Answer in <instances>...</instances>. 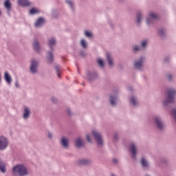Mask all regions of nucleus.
Wrapping results in <instances>:
<instances>
[{
	"label": "nucleus",
	"instance_id": "f257e3e1",
	"mask_svg": "<svg viewBox=\"0 0 176 176\" xmlns=\"http://www.w3.org/2000/svg\"><path fill=\"white\" fill-rule=\"evenodd\" d=\"M13 174H19V176H24L28 175V170H27V168L24 166V165H17L14 166L12 169Z\"/></svg>",
	"mask_w": 176,
	"mask_h": 176
},
{
	"label": "nucleus",
	"instance_id": "f03ea898",
	"mask_svg": "<svg viewBox=\"0 0 176 176\" xmlns=\"http://www.w3.org/2000/svg\"><path fill=\"white\" fill-rule=\"evenodd\" d=\"M174 96H175V90L168 89V99L164 102V105L168 104V102H173V101H174Z\"/></svg>",
	"mask_w": 176,
	"mask_h": 176
},
{
	"label": "nucleus",
	"instance_id": "7ed1b4c3",
	"mask_svg": "<svg viewBox=\"0 0 176 176\" xmlns=\"http://www.w3.org/2000/svg\"><path fill=\"white\" fill-rule=\"evenodd\" d=\"M9 141L3 136H0V151H3L8 148Z\"/></svg>",
	"mask_w": 176,
	"mask_h": 176
},
{
	"label": "nucleus",
	"instance_id": "20e7f679",
	"mask_svg": "<svg viewBox=\"0 0 176 176\" xmlns=\"http://www.w3.org/2000/svg\"><path fill=\"white\" fill-rule=\"evenodd\" d=\"M92 133L97 144H98L99 145H102V137L101 136V135L95 131H94Z\"/></svg>",
	"mask_w": 176,
	"mask_h": 176
},
{
	"label": "nucleus",
	"instance_id": "39448f33",
	"mask_svg": "<svg viewBox=\"0 0 176 176\" xmlns=\"http://www.w3.org/2000/svg\"><path fill=\"white\" fill-rule=\"evenodd\" d=\"M36 67H38V62H36L35 60H33L30 67V71L32 72V74H35L36 72Z\"/></svg>",
	"mask_w": 176,
	"mask_h": 176
},
{
	"label": "nucleus",
	"instance_id": "423d86ee",
	"mask_svg": "<svg viewBox=\"0 0 176 176\" xmlns=\"http://www.w3.org/2000/svg\"><path fill=\"white\" fill-rule=\"evenodd\" d=\"M131 153L132 154V157L135 159L137 156V147L134 144H131Z\"/></svg>",
	"mask_w": 176,
	"mask_h": 176
},
{
	"label": "nucleus",
	"instance_id": "0eeeda50",
	"mask_svg": "<svg viewBox=\"0 0 176 176\" xmlns=\"http://www.w3.org/2000/svg\"><path fill=\"white\" fill-rule=\"evenodd\" d=\"M150 18L147 19L146 23L151 24L152 23L153 19H157V15L156 14H153V12H151L149 14Z\"/></svg>",
	"mask_w": 176,
	"mask_h": 176
},
{
	"label": "nucleus",
	"instance_id": "6e6552de",
	"mask_svg": "<svg viewBox=\"0 0 176 176\" xmlns=\"http://www.w3.org/2000/svg\"><path fill=\"white\" fill-rule=\"evenodd\" d=\"M155 123L157 124V128L160 130H162L163 129V127H164V125H163V122H162V121H160V119L159 118H155Z\"/></svg>",
	"mask_w": 176,
	"mask_h": 176
},
{
	"label": "nucleus",
	"instance_id": "1a4fd4ad",
	"mask_svg": "<svg viewBox=\"0 0 176 176\" xmlns=\"http://www.w3.org/2000/svg\"><path fill=\"white\" fill-rule=\"evenodd\" d=\"M144 63V58H141L140 61L135 63L134 67L138 69H140L142 67V63Z\"/></svg>",
	"mask_w": 176,
	"mask_h": 176
},
{
	"label": "nucleus",
	"instance_id": "9d476101",
	"mask_svg": "<svg viewBox=\"0 0 176 176\" xmlns=\"http://www.w3.org/2000/svg\"><path fill=\"white\" fill-rule=\"evenodd\" d=\"M4 79L7 82V83H8V85H10V83H12V77L8 72H6L4 74Z\"/></svg>",
	"mask_w": 176,
	"mask_h": 176
},
{
	"label": "nucleus",
	"instance_id": "9b49d317",
	"mask_svg": "<svg viewBox=\"0 0 176 176\" xmlns=\"http://www.w3.org/2000/svg\"><path fill=\"white\" fill-rule=\"evenodd\" d=\"M18 3L21 6H30L31 5L28 0H18Z\"/></svg>",
	"mask_w": 176,
	"mask_h": 176
},
{
	"label": "nucleus",
	"instance_id": "f8f14e48",
	"mask_svg": "<svg viewBox=\"0 0 176 176\" xmlns=\"http://www.w3.org/2000/svg\"><path fill=\"white\" fill-rule=\"evenodd\" d=\"M45 23V19L43 18H39L35 23V27H41V25H43Z\"/></svg>",
	"mask_w": 176,
	"mask_h": 176
},
{
	"label": "nucleus",
	"instance_id": "ddd939ff",
	"mask_svg": "<svg viewBox=\"0 0 176 176\" xmlns=\"http://www.w3.org/2000/svg\"><path fill=\"white\" fill-rule=\"evenodd\" d=\"M4 7L6 8V9L10 10L12 9V3H10V1L6 0L4 2Z\"/></svg>",
	"mask_w": 176,
	"mask_h": 176
},
{
	"label": "nucleus",
	"instance_id": "4468645a",
	"mask_svg": "<svg viewBox=\"0 0 176 176\" xmlns=\"http://www.w3.org/2000/svg\"><path fill=\"white\" fill-rule=\"evenodd\" d=\"M106 57L107 58V61L109 63V65L110 67H112V65H113V62L112 61V58L111 57V54H106Z\"/></svg>",
	"mask_w": 176,
	"mask_h": 176
},
{
	"label": "nucleus",
	"instance_id": "2eb2a0df",
	"mask_svg": "<svg viewBox=\"0 0 176 176\" xmlns=\"http://www.w3.org/2000/svg\"><path fill=\"white\" fill-rule=\"evenodd\" d=\"M61 144L64 148H68V139L63 138L61 140Z\"/></svg>",
	"mask_w": 176,
	"mask_h": 176
},
{
	"label": "nucleus",
	"instance_id": "dca6fc26",
	"mask_svg": "<svg viewBox=\"0 0 176 176\" xmlns=\"http://www.w3.org/2000/svg\"><path fill=\"white\" fill-rule=\"evenodd\" d=\"M30 116V109L28 107L25 108V112L23 113L24 119H27Z\"/></svg>",
	"mask_w": 176,
	"mask_h": 176
},
{
	"label": "nucleus",
	"instance_id": "f3484780",
	"mask_svg": "<svg viewBox=\"0 0 176 176\" xmlns=\"http://www.w3.org/2000/svg\"><path fill=\"white\" fill-rule=\"evenodd\" d=\"M76 145L78 148H80V146H83V141L80 138H78L76 140Z\"/></svg>",
	"mask_w": 176,
	"mask_h": 176
},
{
	"label": "nucleus",
	"instance_id": "a211bd4d",
	"mask_svg": "<svg viewBox=\"0 0 176 176\" xmlns=\"http://www.w3.org/2000/svg\"><path fill=\"white\" fill-rule=\"evenodd\" d=\"M33 47L34 50H36V52H39V49H40L39 43L35 41L33 44Z\"/></svg>",
	"mask_w": 176,
	"mask_h": 176
},
{
	"label": "nucleus",
	"instance_id": "6ab92c4d",
	"mask_svg": "<svg viewBox=\"0 0 176 176\" xmlns=\"http://www.w3.org/2000/svg\"><path fill=\"white\" fill-rule=\"evenodd\" d=\"M0 170L1 173H6V166L5 165V163L0 162Z\"/></svg>",
	"mask_w": 176,
	"mask_h": 176
},
{
	"label": "nucleus",
	"instance_id": "aec40b11",
	"mask_svg": "<svg viewBox=\"0 0 176 176\" xmlns=\"http://www.w3.org/2000/svg\"><path fill=\"white\" fill-rule=\"evenodd\" d=\"M48 45L52 49L54 45H56V39L54 38H51L49 40Z\"/></svg>",
	"mask_w": 176,
	"mask_h": 176
},
{
	"label": "nucleus",
	"instance_id": "412c9836",
	"mask_svg": "<svg viewBox=\"0 0 176 176\" xmlns=\"http://www.w3.org/2000/svg\"><path fill=\"white\" fill-rule=\"evenodd\" d=\"M116 96H111L110 97V104L111 105H115V104H116Z\"/></svg>",
	"mask_w": 176,
	"mask_h": 176
},
{
	"label": "nucleus",
	"instance_id": "4be33fe9",
	"mask_svg": "<svg viewBox=\"0 0 176 176\" xmlns=\"http://www.w3.org/2000/svg\"><path fill=\"white\" fill-rule=\"evenodd\" d=\"M36 13H39V10L36 8H32L30 11V14H36Z\"/></svg>",
	"mask_w": 176,
	"mask_h": 176
},
{
	"label": "nucleus",
	"instance_id": "5701e85b",
	"mask_svg": "<svg viewBox=\"0 0 176 176\" xmlns=\"http://www.w3.org/2000/svg\"><path fill=\"white\" fill-rule=\"evenodd\" d=\"M48 62L52 63L53 62V54L52 52H48V57H47Z\"/></svg>",
	"mask_w": 176,
	"mask_h": 176
},
{
	"label": "nucleus",
	"instance_id": "b1692460",
	"mask_svg": "<svg viewBox=\"0 0 176 176\" xmlns=\"http://www.w3.org/2000/svg\"><path fill=\"white\" fill-rule=\"evenodd\" d=\"M141 164L143 167H146L148 166V162L144 158H142Z\"/></svg>",
	"mask_w": 176,
	"mask_h": 176
},
{
	"label": "nucleus",
	"instance_id": "393cba45",
	"mask_svg": "<svg viewBox=\"0 0 176 176\" xmlns=\"http://www.w3.org/2000/svg\"><path fill=\"white\" fill-rule=\"evenodd\" d=\"M80 45L82 47L86 48L87 47V44H86V41L85 40H81Z\"/></svg>",
	"mask_w": 176,
	"mask_h": 176
},
{
	"label": "nucleus",
	"instance_id": "a878e982",
	"mask_svg": "<svg viewBox=\"0 0 176 176\" xmlns=\"http://www.w3.org/2000/svg\"><path fill=\"white\" fill-rule=\"evenodd\" d=\"M98 64L100 67H104V61L102 59H98Z\"/></svg>",
	"mask_w": 176,
	"mask_h": 176
},
{
	"label": "nucleus",
	"instance_id": "bb28decb",
	"mask_svg": "<svg viewBox=\"0 0 176 176\" xmlns=\"http://www.w3.org/2000/svg\"><path fill=\"white\" fill-rule=\"evenodd\" d=\"M130 102L133 105H137V100L134 98H131Z\"/></svg>",
	"mask_w": 176,
	"mask_h": 176
},
{
	"label": "nucleus",
	"instance_id": "cd10ccee",
	"mask_svg": "<svg viewBox=\"0 0 176 176\" xmlns=\"http://www.w3.org/2000/svg\"><path fill=\"white\" fill-rule=\"evenodd\" d=\"M89 164V160H82L80 161V164Z\"/></svg>",
	"mask_w": 176,
	"mask_h": 176
},
{
	"label": "nucleus",
	"instance_id": "c85d7f7f",
	"mask_svg": "<svg viewBox=\"0 0 176 176\" xmlns=\"http://www.w3.org/2000/svg\"><path fill=\"white\" fill-rule=\"evenodd\" d=\"M141 21V14H138L137 16V23L138 24H140Z\"/></svg>",
	"mask_w": 176,
	"mask_h": 176
},
{
	"label": "nucleus",
	"instance_id": "c756f323",
	"mask_svg": "<svg viewBox=\"0 0 176 176\" xmlns=\"http://www.w3.org/2000/svg\"><path fill=\"white\" fill-rule=\"evenodd\" d=\"M56 70L58 77L60 78V67L56 66Z\"/></svg>",
	"mask_w": 176,
	"mask_h": 176
},
{
	"label": "nucleus",
	"instance_id": "7c9ffc66",
	"mask_svg": "<svg viewBox=\"0 0 176 176\" xmlns=\"http://www.w3.org/2000/svg\"><path fill=\"white\" fill-rule=\"evenodd\" d=\"M172 115H173L175 120L176 121V110L175 109L172 110Z\"/></svg>",
	"mask_w": 176,
	"mask_h": 176
},
{
	"label": "nucleus",
	"instance_id": "2f4dec72",
	"mask_svg": "<svg viewBox=\"0 0 176 176\" xmlns=\"http://www.w3.org/2000/svg\"><path fill=\"white\" fill-rule=\"evenodd\" d=\"M85 36H87L88 38H90V36H91V33L90 32L85 31Z\"/></svg>",
	"mask_w": 176,
	"mask_h": 176
},
{
	"label": "nucleus",
	"instance_id": "473e14b6",
	"mask_svg": "<svg viewBox=\"0 0 176 176\" xmlns=\"http://www.w3.org/2000/svg\"><path fill=\"white\" fill-rule=\"evenodd\" d=\"M66 2L67 3H68V5H69L71 8H72V6H74L72 1H71L70 0H66Z\"/></svg>",
	"mask_w": 176,
	"mask_h": 176
},
{
	"label": "nucleus",
	"instance_id": "72a5a7b5",
	"mask_svg": "<svg viewBox=\"0 0 176 176\" xmlns=\"http://www.w3.org/2000/svg\"><path fill=\"white\" fill-rule=\"evenodd\" d=\"M146 43H148V41H144L142 42V47H145V46H146Z\"/></svg>",
	"mask_w": 176,
	"mask_h": 176
},
{
	"label": "nucleus",
	"instance_id": "f704fd0d",
	"mask_svg": "<svg viewBox=\"0 0 176 176\" xmlns=\"http://www.w3.org/2000/svg\"><path fill=\"white\" fill-rule=\"evenodd\" d=\"M160 36H163V35H164V30H160Z\"/></svg>",
	"mask_w": 176,
	"mask_h": 176
},
{
	"label": "nucleus",
	"instance_id": "c9c22d12",
	"mask_svg": "<svg viewBox=\"0 0 176 176\" xmlns=\"http://www.w3.org/2000/svg\"><path fill=\"white\" fill-rule=\"evenodd\" d=\"M133 50H134L135 52H138V50H140V47H138V46H135V47H133Z\"/></svg>",
	"mask_w": 176,
	"mask_h": 176
},
{
	"label": "nucleus",
	"instance_id": "e433bc0d",
	"mask_svg": "<svg viewBox=\"0 0 176 176\" xmlns=\"http://www.w3.org/2000/svg\"><path fill=\"white\" fill-rule=\"evenodd\" d=\"M87 140L88 142H91V140L90 139V136L89 135H87Z\"/></svg>",
	"mask_w": 176,
	"mask_h": 176
},
{
	"label": "nucleus",
	"instance_id": "4c0bfd02",
	"mask_svg": "<svg viewBox=\"0 0 176 176\" xmlns=\"http://www.w3.org/2000/svg\"><path fill=\"white\" fill-rule=\"evenodd\" d=\"M113 163H115V164L118 163V160L115 158L113 159Z\"/></svg>",
	"mask_w": 176,
	"mask_h": 176
},
{
	"label": "nucleus",
	"instance_id": "58836bf2",
	"mask_svg": "<svg viewBox=\"0 0 176 176\" xmlns=\"http://www.w3.org/2000/svg\"><path fill=\"white\" fill-rule=\"evenodd\" d=\"M48 136H49V138H52V137H53V135H52V134L50 133H49Z\"/></svg>",
	"mask_w": 176,
	"mask_h": 176
},
{
	"label": "nucleus",
	"instance_id": "ea45409f",
	"mask_svg": "<svg viewBox=\"0 0 176 176\" xmlns=\"http://www.w3.org/2000/svg\"><path fill=\"white\" fill-rule=\"evenodd\" d=\"M168 79H171V75H168Z\"/></svg>",
	"mask_w": 176,
	"mask_h": 176
},
{
	"label": "nucleus",
	"instance_id": "a19ab883",
	"mask_svg": "<svg viewBox=\"0 0 176 176\" xmlns=\"http://www.w3.org/2000/svg\"><path fill=\"white\" fill-rule=\"evenodd\" d=\"M16 87H19V82L16 83Z\"/></svg>",
	"mask_w": 176,
	"mask_h": 176
},
{
	"label": "nucleus",
	"instance_id": "79ce46f5",
	"mask_svg": "<svg viewBox=\"0 0 176 176\" xmlns=\"http://www.w3.org/2000/svg\"><path fill=\"white\" fill-rule=\"evenodd\" d=\"M0 80H2V78L1 77V74H0Z\"/></svg>",
	"mask_w": 176,
	"mask_h": 176
},
{
	"label": "nucleus",
	"instance_id": "37998d69",
	"mask_svg": "<svg viewBox=\"0 0 176 176\" xmlns=\"http://www.w3.org/2000/svg\"><path fill=\"white\" fill-rule=\"evenodd\" d=\"M2 14V12L0 10V15Z\"/></svg>",
	"mask_w": 176,
	"mask_h": 176
},
{
	"label": "nucleus",
	"instance_id": "c03bdc74",
	"mask_svg": "<svg viewBox=\"0 0 176 176\" xmlns=\"http://www.w3.org/2000/svg\"><path fill=\"white\" fill-rule=\"evenodd\" d=\"M111 176H115L114 175H111Z\"/></svg>",
	"mask_w": 176,
	"mask_h": 176
}]
</instances>
